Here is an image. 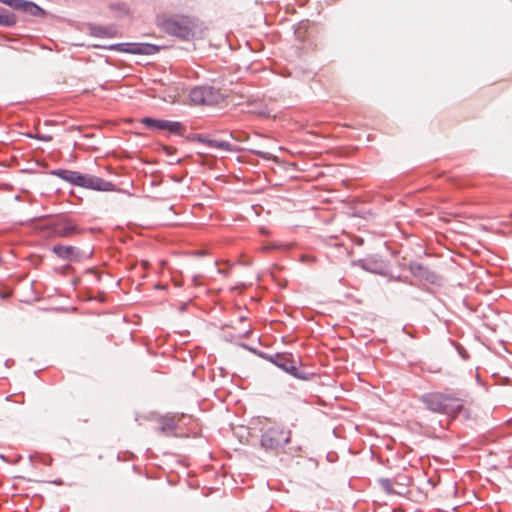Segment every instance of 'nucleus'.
I'll use <instances>...</instances> for the list:
<instances>
[{"mask_svg": "<svg viewBox=\"0 0 512 512\" xmlns=\"http://www.w3.org/2000/svg\"><path fill=\"white\" fill-rule=\"evenodd\" d=\"M291 442V430L282 425H274L263 431L260 447L265 451L278 452Z\"/></svg>", "mask_w": 512, "mask_h": 512, "instance_id": "f257e3e1", "label": "nucleus"}, {"mask_svg": "<svg viewBox=\"0 0 512 512\" xmlns=\"http://www.w3.org/2000/svg\"><path fill=\"white\" fill-rule=\"evenodd\" d=\"M30 137L38 139L40 141H44V142H49L52 140L51 135H46V134H41V133H37L34 136L31 135Z\"/></svg>", "mask_w": 512, "mask_h": 512, "instance_id": "c85d7f7f", "label": "nucleus"}, {"mask_svg": "<svg viewBox=\"0 0 512 512\" xmlns=\"http://www.w3.org/2000/svg\"><path fill=\"white\" fill-rule=\"evenodd\" d=\"M199 277H200V276H198V275L193 276V283H194L195 285H198V284H199Z\"/></svg>", "mask_w": 512, "mask_h": 512, "instance_id": "ea45409f", "label": "nucleus"}, {"mask_svg": "<svg viewBox=\"0 0 512 512\" xmlns=\"http://www.w3.org/2000/svg\"><path fill=\"white\" fill-rule=\"evenodd\" d=\"M75 185L96 190V178L93 176L83 175L80 173V180H77Z\"/></svg>", "mask_w": 512, "mask_h": 512, "instance_id": "aec40b11", "label": "nucleus"}, {"mask_svg": "<svg viewBox=\"0 0 512 512\" xmlns=\"http://www.w3.org/2000/svg\"><path fill=\"white\" fill-rule=\"evenodd\" d=\"M250 333H251V331H250V330L246 331V332L243 334V337H247Z\"/></svg>", "mask_w": 512, "mask_h": 512, "instance_id": "c03bdc74", "label": "nucleus"}, {"mask_svg": "<svg viewBox=\"0 0 512 512\" xmlns=\"http://www.w3.org/2000/svg\"><path fill=\"white\" fill-rule=\"evenodd\" d=\"M208 135H205V134H202V133H196L195 134V141L194 142H198V143H201V144H205V141H206V138H207Z\"/></svg>", "mask_w": 512, "mask_h": 512, "instance_id": "7c9ffc66", "label": "nucleus"}, {"mask_svg": "<svg viewBox=\"0 0 512 512\" xmlns=\"http://www.w3.org/2000/svg\"><path fill=\"white\" fill-rule=\"evenodd\" d=\"M106 123H107V122L102 121V120H100V119L98 118V124H97L98 129L102 128L103 124H106Z\"/></svg>", "mask_w": 512, "mask_h": 512, "instance_id": "58836bf2", "label": "nucleus"}, {"mask_svg": "<svg viewBox=\"0 0 512 512\" xmlns=\"http://www.w3.org/2000/svg\"><path fill=\"white\" fill-rule=\"evenodd\" d=\"M109 11L114 18L120 19L129 13V7L124 2H115L108 5Z\"/></svg>", "mask_w": 512, "mask_h": 512, "instance_id": "2eb2a0df", "label": "nucleus"}, {"mask_svg": "<svg viewBox=\"0 0 512 512\" xmlns=\"http://www.w3.org/2000/svg\"><path fill=\"white\" fill-rule=\"evenodd\" d=\"M195 134L196 133H190L189 135L186 136V140L187 141H190V142H194L195 141Z\"/></svg>", "mask_w": 512, "mask_h": 512, "instance_id": "c9c22d12", "label": "nucleus"}, {"mask_svg": "<svg viewBox=\"0 0 512 512\" xmlns=\"http://www.w3.org/2000/svg\"><path fill=\"white\" fill-rule=\"evenodd\" d=\"M407 268L414 277L429 284L435 285L440 281V277L436 272L420 262L410 261Z\"/></svg>", "mask_w": 512, "mask_h": 512, "instance_id": "6e6552de", "label": "nucleus"}, {"mask_svg": "<svg viewBox=\"0 0 512 512\" xmlns=\"http://www.w3.org/2000/svg\"><path fill=\"white\" fill-rule=\"evenodd\" d=\"M392 279L395 280V281L411 284L410 282L407 281L406 278L402 277L401 275H398V276H396V277H394Z\"/></svg>", "mask_w": 512, "mask_h": 512, "instance_id": "2f4dec72", "label": "nucleus"}, {"mask_svg": "<svg viewBox=\"0 0 512 512\" xmlns=\"http://www.w3.org/2000/svg\"><path fill=\"white\" fill-rule=\"evenodd\" d=\"M97 279H98V283H102L104 280H111L112 284L115 285V286H119V282H120V280L112 278L110 274L102 273L101 268H100L99 265H98V276H97Z\"/></svg>", "mask_w": 512, "mask_h": 512, "instance_id": "393cba45", "label": "nucleus"}, {"mask_svg": "<svg viewBox=\"0 0 512 512\" xmlns=\"http://www.w3.org/2000/svg\"><path fill=\"white\" fill-rule=\"evenodd\" d=\"M190 100L196 105H214L223 99L220 90L210 85L196 86L190 90Z\"/></svg>", "mask_w": 512, "mask_h": 512, "instance_id": "39448f33", "label": "nucleus"}, {"mask_svg": "<svg viewBox=\"0 0 512 512\" xmlns=\"http://www.w3.org/2000/svg\"><path fill=\"white\" fill-rule=\"evenodd\" d=\"M456 400V395L450 389L430 391L419 396V401L428 411L444 415L448 412V402Z\"/></svg>", "mask_w": 512, "mask_h": 512, "instance_id": "f03ea898", "label": "nucleus"}, {"mask_svg": "<svg viewBox=\"0 0 512 512\" xmlns=\"http://www.w3.org/2000/svg\"><path fill=\"white\" fill-rule=\"evenodd\" d=\"M13 363V361L11 359H7L6 362H5V365L7 367H10V365Z\"/></svg>", "mask_w": 512, "mask_h": 512, "instance_id": "a19ab883", "label": "nucleus"}, {"mask_svg": "<svg viewBox=\"0 0 512 512\" xmlns=\"http://www.w3.org/2000/svg\"><path fill=\"white\" fill-rule=\"evenodd\" d=\"M51 175L57 176L60 179L74 184L77 182V180H80V173L77 171H71L66 169H55L50 172Z\"/></svg>", "mask_w": 512, "mask_h": 512, "instance_id": "f8f14e48", "label": "nucleus"}, {"mask_svg": "<svg viewBox=\"0 0 512 512\" xmlns=\"http://www.w3.org/2000/svg\"><path fill=\"white\" fill-rule=\"evenodd\" d=\"M239 345H240L242 348H244V349H246V350H248V351H250V352L254 353V354H255V355H257V356H258V353H262V352H263V351L258 350L257 348H254V347H252V346H250V345H248V344H246V343H240Z\"/></svg>", "mask_w": 512, "mask_h": 512, "instance_id": "c756f323", "label": "nucleus"}, {"mask_svg": "<svg viewBox=\"0 0 512 512\" xmlns=\"http://www.w3.org/2000/svg\"><path fill=\"white\" fill-rule=\"evenodd\" d=\"M282 364L281 370L295 379L309 381L316 376L314 372L310 371L307 366L302 363L300 357H295L291 353L287 355V359H285Z\"/></svg>", "mask_w": 512, "mask_h": 512, "instance_id": "423d86ee", "label": "nucleus"}, {"mask_svg": "<svg viewBox=\"0 0 512 512\" xmlns=\"http://www.w3.org/2000/svg\"><path fill=\"white\" fill-rule=\"evenodd\" d=\"M185 130V125L182 122L166 120L164 131H166L168 134L182 136Z\"/></svg>", "mask_w": 512, "mask_h": 512, "instance_id": "dca6fc26", "label": "nucleus"}, {"mask_svg": "<svg viewBox=\"0 0 512 512\" xmlns=\"http://www.w3.org/2000/svg\"><path fill=\"white\" fill-rule=\"evenodd\" d=\"M98 49L111 50L133 55L150 56L159 53L162 49V46L148 42H122L108 45L98 43Z\"/></svg>", "mask_w": 512, "mask_h": 512, "instance_id": "7ed1b4c3", "label": "nucleus"}, {"mask_svg": "<svg viewBox=\"0 0 512 512\" xmlns=\"http://www.w3.org/2000/svg\"><path fill=\"white\" fill-rule=\"evenodd\" d=\"M98 57H104L105 58V62L107 64H113L114 65V63L112 62V60L108 56H104V55L98 53Z\"/></svg>", "mask_w": 512, "mask_h": 512, "instance_id": "e433bc0d", "label": "nucleus"}, {"mask_svg": "<svg viewBox=\"0 0 512 512\" xmlns=\"http://www.w3.org/2000/svg\"><path fill=\"white\" fill-rule=\"evenodd\" d=\"M13 1L14 0H0V3L11 7Z\"/></svg>", "mask_w": 512, "mask_h": 512, "instance_id": "4c0bfd02", "label": "nucleus"}, {"mask_svg": "<svg viewBox=\"0 0 512 512\" xmlns=\"http://www.w3.org/2000/svg\"><path fill=\"white\" fill-rule=\"evenodd\" d=\"M52 252L63 260L71 261L74 260L77 256L76 249L73 246H64L60 244L54 245L52 247Z\"/></svg>", "mask_w": 512, "mask_h": 512, "instance_id": "9b49d317", "label": "nucleus"}, {"mask_svg": "<svg viewBox=\"0 0 512 512\" xmlns=\"http://www.w3.org/2000/svg\"><path fill=\"white\" fill-rule=\"evenodd\" d=\"M17 23V17L12 12L0 13V25L12 27Z\"/></svg>", "mask_w": 512, "mask_h": 512, "instance_id": "4be33fe9", "label": "nucleus"}, {"mask_svg": "<svg viewBox=\"0 0 512 512\" xmlns=\"http://www.w3.org/2000/svg\"><path fill=\"white\" fill-rule=\"evenodd\" d=\"M463 412H466V417H469V411L465 409L463 405V399L456 396V400L448 402V412H445L444 415L452 419H456Z\"/></svg>", "mask_w": 512, "mask_h": 512, "instance_id": "1a4fd4ad", "label": "nucleus"}, {"mask_svg": "<svg viewBox=\"0 0 512 512\" xmlns=\"http://www.w3.org/2000/svg\"><path fill=\"white\" fill-rule=\"evenodd\" d=\"M352 265L358 266L364 271L372 274L385 276L387 274V263L378 255L357 259L352 261Z\"/></svg>", "mask_w": 512, "mask_h": 512, "instance_id": "0eeeda50", "label": "nucleus"}, {"mask_svg": "<svg viewBox=\"0 0 512 512\" xmlns=\"http://www.w3.org/2000/svg\"><path fill=\"white\" fill-rule=\"evenodd\" d=\"M402 331L404 333H406V334L409 332L408 329H407V325L403 326Z\"/></svg>", "mask_w": 512, "mask_h": 512, "instance_id": "79ce46f5", "label": "nucleus"}, {"mask_svg": "<svg viewBox=\"0 0 512 512\" xmlns=\"http://www.w3.org/2000/svg\"><path fill=\"white\" fill-rule=\"evenodd\" d=\"M98 302L105 301L104 293L98 290V296H97Z\"/></svg>", "mask_w": 512, "mask_h": 512, "instance_id": "f704fd0d", "label": "nucleus"}, {"mask_svg": "<svg viewBox=\"0 0 512 512\" xmlns=\"http://www.w3.org/2000/svg\"><path fill=\"white\" fill-rule=\"evenodd\" d=\"M140 123L152 132H163L166 124V119H159L146 116L140 119Z\"/></svg>", "mask_w": 512, "mask_h": 512, "instance_id": "9d476101", "label": "nucleus"}, {"mask_svg": "<svg viewBox=\"0 0 512 512\" xmlns=\"http://www.w3.org/2000/svg\"><path fill=\"white\" fill-rule=\"evenodd\" d=\"M161 426L159 427V430L161 432H165L166 430L174 431L178 428V424L174 420V417L169 415H164L160 418Z\"/></svg>", "mask_w": 512, "mask_h": 512, "instance_id": "a211bd4d", "label": "nucleus"}, {"mask_svg": "<svg viewBox=\"0 0 512 512\" xmlns=\"http://www.w3.org/2000/svg\"><path fill=\"white\" fill-rule=\"evenodd\" d=\"M109 192V191H117L123 192L122 189L117 188V184L112 181L105 180L101 177H98V192Z\"/></svg>", "mask_w": 512, "mask_h": 512, "instance_id": "412c9836", "label": "nucleus"}, {"mask_svg": "<svg viewBox=\"0 0 512 512\" xmlns=\"http://www.w3.org/2000/svg\"><path fill=\"white\" fill-rule=\"evenodd\" d=\"M246 319H247V318H246L245 316H241V317H239V321H240V322L246 321Z\"/></svg>", "mask_w": 512, "mask_h": 512, "instance_id": "37998d69", "label": "nucleus"}, {"mask_svg": "<svg viewBox=\"0 0 512 512\" xmlns=\"http://www.w3.org/2000/svg\"><path fill=\"white\" fill-rule=\"evenodd\" d=\"M163 150L165 151V153H166L168 156H170V155L173 153V151H175V149H174V148L169 147V146H164V147H163Z\"/></svg>", "mask_w": 512, "mask_h": 512, "instance_id": "473e14b6", "label": "nucleus"}, {"mask_svg": "<svg viewBox=\"0 0 512 512\" xmlns=\"http://www.w3.org/2000/svg\"><path fill=\"white\" fill-rule=\"evenodd\" d=\"M204 145L208 146L209 148H217L226 152H235L238 150L228 141L212 139L209 136H207Z\"/></svg>", "mask_w": 512, "mask_h": 512, "instance_id": "ddd939ff", "label": "nucleus"}, {"mask_svg": "<svg viewBox=\"0 0 512 512\" xmlns=\"http://www.w3.org/2000/svg\"><path fill=\"white\" fill-rule=\"evenodd\" d=\"M407 335H409L411 338H414V337H415L414 333H412V332H410V331L407 333Z\"/></svg>", "mask_w": 512, "mask_h": 512, "instance_id": "a18cd8bd", "label": "nucleus"}, {"mask_svg": "<svg viewBox=\"0 0 512 512\" xmlns=\"http://www.w3.org/2000/svg\"><path fill=\"white\" fill-rule=\"evenodd\" d=\"M22 12L33 17H44L45 11L32 1L26 0Z\"/></svg>", "mask_w": 512, "mask_h": 512, "instance_id": "f3484780", "label": "nucleus"}, {"mask_svg": "<svg viewBox=\"0 0 512 512\" xmlns=\"http://www.w3.org/2000/svg\"><path fill=\"white\" fill-rule=\"evenodd\" d=\"M195 26L187 16L168 17L162 22V29L169 35L181 40H190L195 36Z\"/></svg>", "mask_w": 512, "mask_h": 512, "instance_id": "20e7f679", "label": "nucleus"}, {"mask_svg": "<svg viewBox=\"0 0 512 512\" xmlns=\"http://www.w3.org/2000/svg\"><path fill=\"white\" fill-rule=\"evenodd\" d=\"M456 350L463 360L469 359L470 355L468 351L461 344H456Z\"/></svg>", "mask_w": 512, "mask_h": 512, "instance_id": "bb28decb", "label": "nucleus"}, {"mask_svg": "<svg viewBox=\"0 0 512 512\" xmlns=\"http://www.w3.org/2000/svg\"><path fill=\"white\" fill-rule=\"evenodd\" d=\"M230 136L236 141H245L247 139V135L241 131H231Z\"/></svg>", "mask_w": 512, "mask_h": 512, "instance_id": "a878e982", "label": "nucleus"}, {"mask_svg": "<svg viewBox=\"0 0 512 512\" xmlns=\"http://www.w3.org/2000/svg\"><path fill=\"white\" fill-rule=\"evenodd\" d=\"M378 484L381 487V489L388 495H395L397 492L394 490L392 486V481L389 478H379Z\"/></svg>", "mask_w": 512, "mask_h": 512, "instance_id": "5701e85b", "label": "nucleus"}, {"mask_svg": "<svg viewBox=\"0 0 512 512\" xmlns=\"http://www.w3.org/2000/svg\"><path fill=\"white\" fill-rule=\"evenodd\" d=\"M288 354L289 353H285V352H277L275 354H268L266 352H262V353H258V357L271 362L276 367L281 369L283 364H280V363H283L285 361V359H287Z\"/></svg>", "mask_w": 512, "mask_h": 512, "instance_id": "4468645a", "label": "nucleus"}, {"mask_svg": "<svg viewBox=\"0 0 512 512\" xmlns=\"http://www.w3.org/2000/svg\"><path fill=\"white\" fill-rule=\"evenodd\" d=\"M25 1L26 0H14L10 8L22 12Z\"/></svg>", "mask_w": 512, "mask_h": 512, "instance_id": "cd10ccee", "label": "nucleus"}, {"mask_svg": "<svg viewBox=\"0 0 512 512\" xmlns=\"http://www.w3.org/2000/svg\"><path fill=\"white\" fill-rule=\"evenodd\" d=\"M255 154L260 156L263 159H268V155H269L268 153L262 152V151H256Z\"/></svg>", "mask_w": 512, "mask_h": 512, "instance_id": "72a5a7b5", "label": "nucleus"}, {"mask_svg": "<svg viewBox=\"0 0 512 512\" xmlns=\"http://www.w3.org/2000/svg\"><path fill=\"white\" fill-rule=\"evenodd\" d=\"M118 29L115 25H98V38L115 37Z\"/></svg>", "mask_w": 512, "mask_h": 512, "instance_id": "6ab92c4d", "label": "nucleus"}, {"mask_svg": "<svg viewBox=\"0 0 512 512\" xmlns=\"http://www.w3.org/2000/svg\"><path fill=\"white\" fill-rule=\"evenodd\" d=\"M55 232L60 236L66 237L74 232V226L68 223L58 224L55 228Z\"/></svg>", "mask_w": 512, "mask_h": 512, "instance_id": "b1692460", "label": "nucleus"}]
</instances>
